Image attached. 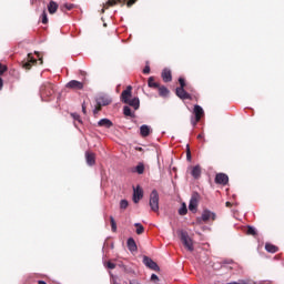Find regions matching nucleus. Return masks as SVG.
I'll return each mask as SVG.
<instances>
[{
    "label": "nucleus",
    "mask_w": 284,
    "mask_h": 284,
    "mask_svg": "<svg viewBox=\"0 0 284 284\" xmlns=\"http://www.w3.org/2000/svg\"><path fill=\"white\" fill-rule=\"evenodd\" d=\"M67 88L69 90H83V82H79L77 80H71L68 84Z\"/></svg>",
    "instance_id": "13"
},
{
    "label": "nucleus",
    "mask_w": 284,
    "mask_h": 284,
    "mask_svg": "<svg viewBox=\"0 0 284 284\" xmlns=\"http://www.w3.org/2000/svg\"><path fill=\"white\" fill-rule=\"evenodd\" d=\"M210 219H212V221H215L216 220V213L205 209L202 212V215L196 219V223H199L201 225L203 223H206V221H210Z\"/></svg>",
    "instance_id": "7"
},
{
    "label": "nucleus",
    "mask_w": 284,
    "mask_h": 284,
    "mask_svg": "<svg viewBox=\"0 0 284 284\" xmlns=\"http://www.w3.org/2000/svg\"><path fill=\"white\" fill-rule=\"evenodd\" d=\"M197 139H201V135H199Z\"/></svg>",
    "instance_id": "51"
},
{
    "label": "nucleus",
    "mask_w": 284,
    "mask_h": 284,
    "mask_svg": "<svg viewBox=\"0 0 284 284\" xmlns=\"http://www.w3.org/2000/svg\"><path fill=\"white\" fill-rule=\"evenodd\" d=\"M265 250L266 252H268L270 254H276V252H278V246L272 244V243H266L265 244Z\"/></svg>",
    "instance_id": "22"
},
{
    "label": "nucleus",
    "mask_w": 284,
    "mask_h": 284,
    "mask_svg": "<svg viewBox=\"0 0 284 284\" xmlns=\"http://www.w3.org/2000/svg\"><path fill=\"white\" fill-rule=\"evenodd\" d=\"M114 125V123H112V121L108 118L101 119L98 122V128H106V130H110V128H112Z\"/></svg>",
    "instance_id": "16"
},
{
    "label": "nucleus",
    "mask_w": 284,
    "mask_h": 284,
    "mask_svg": "<svg viewBox=\"0 0 284 284\" xmlns=\"http://www.w3.org/2000/svg\"><path fill=\"white\" fill-rule=\"evenodd\" d=\"M71 116L74 119V121H78V123H83V120H81V115H79V113H72Z\"/></svg>",
    "instance_id": "33"
},
{
    "label": "nucleus",
    "mask_w": 284,
    "mask_h": 284,
    "mask_svg": "<svg viewBox=\"0 0 284 284\" xmlns=\"http://www.w3.org/2000/svg\"><path fill=\"white\" fill-rule=\"evenodd\" d=\"M187 90H191V92H194V89L192 87H189Z\"/></svg>",
    "instance_id": "48"
},
{
    "label": "nucleus",
    "mask_w": 284,
    "mask_h": 284,
    "mask_svg": "<svg viewBox=\"0 0 284 284\" xmlns=\"http://www.w3.org/2000/svg\"><path fill=\"white\" fill-rule=\"evenodd\" d=\"M151 281H159V275L158 274H152L151 275Z\"/></svg>",
    "instance_id": "42"
},
{
    "label": "nucleus",
    "mask_w": 284,
    "mask_h": 284,
    "mask_svg": "<svg viewBox=\"0 0 284 284\" xmlns=\"http://www.w3.org/2000/svg\"><path fill=\"white\" fill-rule=\"evenodd\" d=\"M134 227H136L135 230L136 234H143V232H145V227H143V224L139 222L134 224Z\"/></svg>",
    "instance_id": "26"
},
{
    "label": "nucleus",
    "mask_w": 284,
    "mask_h": 284,
    "mask_svg": "<svg viewBox=\"0 0 284 284\" xmlns=\"http://www.w3.org/2000/svg\"><path fill=\"white\" fill-rule=\"evenodd\" d=\"M197 207H199V201L196 200V197L192 196L189 203L190 212H192L193 214H196Z\"/></svg>",
    "instance_id": "17"
},
{
    "label": "nucleus",
    "mask_w": 284,
    "mask_h": 284,
    "mask_svg": "<svg viewBox=\"0 0 284 284\" xmlns=\"http://www.w3.org/2000/svg\"><path fill=\"white\" fill-rule=\"evenodd\" d=\"M158 92L160 97H168V94H170V90L165 85H160Z\"/></svg>",
    "instance_id": "23"
},
{
    "label": "nucleus",
    "mask_w": 284,
    "mask_h": 284,
    "mask_svg": "<svg viewBox=\"0 0 284 284\" xmlns=\"http://www.w3.org/2000/svg\"><path fill=\"white\" fill-rule=\"evenodd\" d=\"M191 175L195 180L201 179V165L197 164V165L193 166L191 170Z\"/></svg>",
    "instance_id": "20"
},
{
    "label": "nucleus",
    "mask_w": 284,
    "mask_h": 284,
    "mask_svg": "<svg viewBox=\"0 0 284 284\" xmlns=\"http://www.w3.org/2000/svg\"><path fill=\"white\" fill-rule=\"evenodd\" d=\"M247 234H250L251 236H256V227L254 226H247Z\"/></svg>",
    "instance_id": "31"
},
{
    "label": "nucleus",
    "mask_w": 284,
    "mask_h": 284,
    "mask_svg": "<svg viewBox=\"0 0 284 284\" xmlns=\"http://www.w3.org/2000/svg\"><path fill=\"white\" fill-rule=\"evenodd\" d=\"M42 23L44 26L48 23V13H45V11L42 12Z\"/></svg>",
    "instance_id": "36"
},
{
    "label": "nucleus",
    "mask_w": 284,
    "mask_h": 284,
    "mask_svg": "<svg viewBox=\"0 0 284 284\" xmlns=\"http://www.w3.org/2000/svg\"><path fill=\"white\" fill-rule=\"evenodd\" d=\"M39 61H40V65H43V58H40Z\"/></svg>",
    "instance_id": "46"
},
{
    "label": "nucleus",
    "mask_w": 284,
    "mask_h": 284,
    "mask_svg": "<svg viewBox=\"0 0 284 284\" xmlns=\"http://www.w3.org/2000/svg\"><path fill=\"white\" fill-rule=\"evenodd\" d=\"M131 97H132V87L129 85L124 91H122L121 101L122 103L130 105L134 110H139V108H141V101L139 100V98L130 99Z\"/></svg>",
    "instance_id": "1"
},
{
    "label": "nucleus",
    "mask_w": 284,
    "mask_h": 284,
    "mask_svg": "<svg viewBox=\"0 0 284 284\" xmlns=\"http://www.w3.org/2000/svg\"><path fill=\"white\" fill-rule=\"evenodd\" d=\"M215 183L216 185H227L230 183V176L225 173H217L215 175Z\"/></svg>",
    "instance_id": "9"
},
{
    "label": "nucleus",
    "mask_w": 284,
    "mask_h": 284,
    "mask_svg": "<svg viewBox=\"0 0 284 284\" xmlns=\"http://www.w3.org/2000/svg\"><path fill=\"white\" fill-rule=\"evenodd\" d=\"M98 103H100L102 105H110V103H112V101L109 99H105V98H99Z\"/></svg>",
    "instance_id": "29"
},
{
    "label": "nucleus",
    "mask_w": 284,
    "mask_h": 284,
    "mask_svg": "<svg viewBox=\"0 0 284 284\" xmlns=\"http://www.w3.org/2000/svg\"><path fill=\"white\" fill-rule=\"evenodd\" d=\"M36 54H38V57H39V52H36Z\"/></svg>",
    "instance_id": "50"
},
{
    "label": "nucleus",
    "mask_w": 284,
    "mask_h": 284,
    "mask_svg": "<svg viewBox=\"0 0 284 284\" xmlns=\"http://www.w3.org/2000/svg\"><path fill=\"white\" fill-rule=\"evenodd\" d=\"M140 134H141V136H150V126L143 124L140 128Z\"/></svg>",
    "instance_id": "24"
},
{
    "label": "nucleus",
    "mask_w": 284,
    "mask_h": 284,
    "mask_svg": "<svg viewBox=\"0 0 284 284\" xmlns=\"http://www.w3.org/2000/svg\"><path fill=\"white\" fill-rule=\"evenodd\" d=\"M110 221H111V230L112 232H116V221H114V216H110Z\"/></svg>",
    "instance_id": "32"
},
{
    "label": "nucleus",
    "mask_w": 284,
    "mask_h": 284,
    "mask_svg": "<svg viewBox=\"0 0 284 284\" xmlns=\"http://www.w3.org/2000/svg\"><path fill=\"white\" fill-rule=\"evenodd\" d=\"M179 83H180V88H182V89H185V88H186L185 79L179 78Z\"/></svg>",
    "instance_id": "37"
},
{
    "label": "nucleus",
    "mask_w": 284,
    "mask_h": 284,
    "mask_svg": "<svg viewBox=\"0 0 284 284\" xmlns=\"http://www.w3.org/2000/svg\"><path fill=\"white\" fill-rule=\"evenodd\" d=\"M8 70V67L0 63V75Z\"/></svg>",
    "instance_id": "40"
},
{
    "label": "nucleus",
    "mask_w": 284,
    "mask_h": 284,
    "mask_svg": "<svg viewBox=\"0 0 284 284\" xmlns=\"http://www.w3.org/2000/svg\"><path fill=\"white\" fill-rule=\"evenodd\" d=\"M226 206L230 207V202H226Z\"/></svg>",
    "instance_id": "49"
},
{
    "label": "nucleus",
    "mask_w": 284,
    "mask_h": 284,
    "mask_svg": "<svg viewBox=\"0 0 284 284\" xmlns=\"http://www.w3.org/2000/svg\"><path fill=\"white\" fill-rule=\"evenodd\" d=\"M135 150H139L140 152L143 150L141 146H135Z\"/></svg>",
    "instance_id": "47"
},
{
    "label": "nucleus",
    "mask_w": 284,
    "mask_h": 284,
    "mask_svg": "<svg viewBox=\"0 0 284 284\" xmlns=\"http://www.w3.org/2000/svg\"><path fill=\"white\" fill-rule=\"evenodd\" d=\"M139 0H108L101 10V13L103 14L108 8H114L118 3L121 6H126V8H132L134 3H136Z\"/></svg>",
    "instance_id": "2"
},
{
    "label": "nucleus",
    "mask_w": 284,
    "mask_h": 284,
    "mask_svg": "<svg viewBox=\"0 0 284 284\" xmlns=\"http://www.w3.org/2000/svg\"><path fill=\"white\" fill-rule=\"evenodd\" d=\"M38 284H48V283H45V281L40 280L38 281Z\"/></svg>",
    "instance_id": "45"
},
{
    "label": "nucleus",
    "mask_w": 284,
    "mask_h": 284,
    "mask_svg": "<svg viewBox=\"0 0 284 284\" xmlns=\"http://www.w3.org/2000/svg\"><path fill=\"white\" fill-rule=\"evenodd\" d=\"M36 63L37 59L32 57V53H29L27 60L22 61V68H24V70H30L32 65H36Z\"/></svg>",
    "instance_id": "10"
},
{
    "label": "nucleus",
    "mask_w": 284,
    "mask_h": 284,
    "mask_svg": "<svg viewBox=\"0 0 284 284\" xmlns=\"http://www.w3.org/2000/svg\"><path fill=\"white\" fill-rule=\"evenodd\" d=\"M149 205L151 212H159V191L156 189L150 193Z\"/></svg>",
    "instance_id": "4"
},
{
    "label": "nucleus",
    "mask_w": 284,
    "mask_h": 284,
    "mask_svg": "<svg viewBox=\"0 0 284 284\" xmlns=\"http://www.w3.org/2000/svg\"><path fill=\"white\" fill-rule=\"evenodd\" d=\"M161 77L164 83H170L172 81V71L170 69H164Z\"/></svg>",
    "instance_id": "18"
},
{
    "label": "nucleus",
    "mask_w": 284,
    "mask_h": 284,
    "mask_svg": "<svg viewBox=\"0 0 284 284\" xmlns=\"http://www.w3.org/2000/svg\"><path fill=\"white\" fill-rule=\"evenodd\" d=\"M128 205H130L128 200L120 201V210H128Z\"/></svg>",
    "instance_id": "30"
},
{
    "label": "nucleus",
    "mask_w": 284,
    "mask_h": 284,
    "mask_svg": "<svg viewBox=\"0 0 284 284\" xmlns=\"http://www.w3.org/2000/svg\"><path fill=\"white\" fill-rule=\"evenodd\" d=\"M186 161H192V151H190V144H186Z\"/></svg>",
    "instance_id": "34"
},
{
    "label": "nucleus",
    "mask_w": 284,
    "mask_h": 284,
    "mask_svg": "<svg viewBox=\"0 0 284 284\" xmlns=\"http://www.w3.org/2000/svg\"><path fill=\"white\" fill-rule=\"evenodd\" d=\"M180 240L182 241L183 245L189 250V252H194V244L187 234V231L180 232Z\"/></svg>",
    "instance_id": "6"
},
{
    "label": "nucleus",
    "mask_w": 284,
    "mask_h": 284,
    "mask_svg": "<svg viewBox=\"0 0 284 284\" xmlns=\"http://www.w3.org/2000/svg\"><path fill=\"white\" fill-rule=\"evenodd\" d=\"M178 212L180 216H185V214H187V205L185 204V202L181 204V207L179 209Z\"/></svg>",
    "instance_id": "25"
},
{
    "label": "nucleus",
    "mask_w": 284,
    "mask_h": 284,
    "mask_svg": "<svg viewBox=\"0 0 284 284\" xmlns=\"http://www.w3.org/2000/svg\"><path fill=\"white\" fill-rule=\"evenodd\" d=\"M85 162H87V165H89L90 168H92V165H95L97 159L94 156V153L87 151L85 152Z\"/></svg>",
    "instance_id": "15"
},
{
    "label": "nucleus",
    "mask_w": 284,
    "mask_h": 284,
    "mask_svg": "<svg viewBox=\"0 0 284 284\" xmlns=\"http://www.w3.org/2000/svg\"><path fill=\"white\" fill-rule=\"evenodd\" d=\"M142 263L145 265V267H149V270H153V272H159V270H161L159 267V264H156V262H154L151 257H149L148 255L143 256Z\"/></svg>",
    "instance_id": "8"
},
{
    "label": "nucleus",
    "mask_w": 284,
    "mask_h": 284,
    "mask_svg": "<svg viewBox=\"0 0 284 284\" xmlns=\"http://www.w3.org/2000/svg\"><path fill=\"white\" fill-rule=\"evenodd\" d=\"M175 94L176 97H179V99H182V101H185V100L192 101V95L187 93L183 88H176Z\"/></svg>",
    "instance_id": "11"
},
{
    "label": "nucleus",
    "mask_w": 284,
    "mask_h": 284,
    "mask_svg": "<svg viewBox=\"0 0 284 284\" xmlns=\"http://www.w3.org/2000/svg\"><path fill=\"white\" fill-rule=\"evenodd\" d=\"M57 10H59V3H57L55 1H50L48 4V12L50 14H55Z\"/></svg>",
    "instance_id": "19"
},
{
    "label": "nucleus",
    "mask_w": 284,
    "mask_h": 284,
    "mask_svg": "<svg viewBox=\"0 0 284 284\" xmlns=\"http://www.w3.org/2000/svg\"><path fill=\"white\" fill-rule=\"evenodd\" d=\"M143 74H150V65L144 67Z\"/></svg>",
    "instance_id": "41"
},
{
    "label": "nucleus",
    "mask_w": 284,
    "mask_h": 284,
    "mask_svg": "<svg viewBox=\"0 0 284 284\" xmlns=\"http://www.w3.org/2000/svg\"><path fill=\"white\" fill-rule=\"evenodd\" d=\"M62 8H65L67 10H72L74 8V4L72 3H64Z\"/></svg>",
    "instance_id": "38"
},
{
    "label": "nucleus",
    "mask_w": 284,
    "mask_h": 284,
    "mask_svg": "<svg viewBox=\"0 0 284 284\" xmlns=\"http://www.w3.org/2000/svg\"><path fill=\"white\" fill-rule=\"evenodd\" d=\"M135 172H138L139 174H143V172H145V165L140 162V163L135 166Z\"/></svg>",
    "instance_id": "27"
},
{
    "label": "nucleus",
    "mask_w": 284,
    "mask_h": 284,
    "mask_svg": "<svg viewBox=\"0 0 284 284\" xmlns=\"http://www.w3.org/2000/svg\"><path fill=\"white\" fill-rule=\"evenodd\" d=\"M3 88V79L0 78V90Z\"/></svg>",
    "instance_id": "44"
},
{
    "label": "nucleus",
    "mask_w": 284,
    "mask_h": 284,
    "mask_svg": "<svg viewBox=\"0 0 284 284\" xmlns=\"http://www.w3.org/2000/svg\"><path fill=\"white\" fill-rule=\"evenodd\" d=\"M82 112L83 114H88V111L85 110V103H82Z\"/></svg>",
    "instance_id": "43"
},
{
    "label": "nucleus",
    "mask_w": 284,
    "mask_h": 284,
    "mask_svg": "<svg viewBox=\"0 0 284 284\" xmlns=\"http://www.w3.org/2000/svg\"><path fill=\"white\" fill-rule=\"evenodd\" d=\"M149 88H152L153 90H159L161 88V83L154 81V77H150L148 80Z\"/></svg>",
    "instance_id": "21"
},
{
    "label": "nucleus",
    "mask_w": 284,
    "mask_h": 284,
    "mask_svg": "<svg viewBox=\"0 0 284 284\" xmlns=\"http://www.w3.org/2000/svg\"><path fill=\"white\" fill-rule=\"evenodd\" d=\"M140 199H143V189L138 185L133 189V203H139Z\"/></svg>",
    "instance_id": "14"
},
{
    "label": "nucleus",
    "mask_w": 284,
    "mask_h": 284,
    "mask_svg": "<svg viewBox=\"0 0 284 284\" xmlns=\"http://www.w3.org/2000/svg\"><path fill=\"white\" fill-rule=\"evenodd\" d=\"M193 114L195 118L191 119V123L192 125H196V123H199L201 121V119H203V116H205V111L203 110V108L199 104H195L193 108Z\"/></svg>",
    "instance_id": "5"
},
{
    "label": "nucleus",
    "mask_w": 284,
    "mask_h": 284,
    "mask_svg": "<svg viewBox=\"0 0 284 284\" xmlns=\"http://www.w3.org/2000/svg\"><path fill=\"white\" fill-rule=\"evenodd\" d=\"M126 247L131 254H134V252H139V247L136 246V241H134V237H129L126 241Z\"/></svg>",
    "instance_id": "12"
},
{
    "label": "nucleus",
    "mask_w": 284,
    "mask_h": 284,
    "mask_svg": "<svg viewBox=\"0 0 284 284\" xmlns=\"http://www.w3.org/2000/svg\"><path fill=\"white\" fill-rule=\"evenodd\" d=\"M42 99H48L54 94V84L44 82L40 88Z\"/></svg>",
    "instance_id": "3"
},
{
    "label": "nucleus",
    "mask_w": 284,
    "mask_h": 284,
    "mask_svg": "<svg viewBox=\"0 0 284 284\" xmlns=\"http://www.w3.org/2000/svg\"><path fill=\"white\" fill-rule=\"evenodd\" d=\"M106 267H108L109 270H114V268L116 267V264H114V263H112V262H108V263H106Z\"/></svg>",
    "instance_id": "39"
},
{
    "label": "nucleus",
    "mask_w": 284,
    "mask_h": 284,
    "mask_svg": "<svg viewBox=\"0 0 284 284\" xmlns=\"http://www.w3.org/2000/svg\"><path fill=\"white\" fill-rule=\"evenodd\" d=\"M123 114L124 116H134V113H132V109H130V106L123 108Z\"/></svg>",
    "instance_id": "28"
},
{
    "label": "nucleus",
    "mask_w": 284,
    "mask_h": 284,
    "mask_svg": "<svg viewBox=\"0 0 284 284\" xmlns=\"http://www.w3.org/2000/svg\"><path fill=\"white\" fill-rule=\"evenodd\" d=\"M101 106H102V104H100V103H99V100H97V106H95V109L93 110V113L97 114V113L101 112Z\"/></svg>",
    "instance_id": "35"
}]
</instances>
